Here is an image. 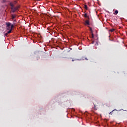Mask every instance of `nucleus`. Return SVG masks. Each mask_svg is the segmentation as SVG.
Returning a JSON list of instances; mask_svg holds the SVG:
<instances>
[{
    "instance_id": "obj_1",
    "label": "nucleus",
    "mask_w": 127,
    "mask_h": 127,
    "mask_svg": "<svg viewBox=\"0 0 127 127\" xmlns=\"http://www.w3.org/2000/svg\"><path fill=\"white\" fill-rule=\"evenodd\" d=\"M18 8H19V7L18 6L14 7H11V9L13 13H14L16 12V10H18Z\"/></svg>"
},
{
    "instance_id": "obj_2",
    "label": "nucleus",
    "mask_w": 127,
    "mask_h": 127,
    "mask_svg": "<svg viewBox=\"0 0 127 127\" xmlns=\"http://www.w3.org/2000/svg\"><path fill=\"white\" fill-rule=\"evenodd\" d=\"M6 25L7 30H10V25H11V23L10 22H6Z\"/></svg>"
},
{
    "instance_id": "obj_3",
    "label": "nucleus",
    "mask_w": 127,
    "mask_h": 127,
    "mask_svg": "<svg viewBox=\"0 0 127 127\" xmlns=\"http://www.w3.org/2000/svg\"><path fill=\"white\" fill-rule=\"evenodd\" d=\"M85 25H90V21H89V20H85Z\"/></svg>"
},
{
    "instance_id": "obj_4",
    "label": "nucleus",
    "mask_w": 127,
    "mask_h": 127,
    "mask_svg": "<svg viewBox=\"0 0 127 127\" xmlns=\"http://www.w3.org/2000/svg\"><path fill=\"white\" fill-rule=\"evenodd\" d=\"M16 17V15L15 14H11V18L12 20H14V19Z\"/></svg>"
},
{
    "instance_id": "obj_5",
    "label": "nucleus",
    "mask_w": 127,
    "mask_h": 127,
    "mask_svg": "<svg viewBox=\"0 0 127 127\" xmlns=\"http://www.w3.org/2000/svg\"><path fill=\"white\" fill-rule=\"evenodd\" d=\"M84 17L89 19V16H88V14H87V13L84 14Z\"/></svg>"
},
{
    "instance_id": "obj_6",
    "label": "nucleus",
    "mask_w": 127,
    "mask_h": 127,
    "mask_svg": "<svg viewBox=\"0 0 127 127\" xmlns=\"http://www.w3.org/2000/svg\"><path fill=\"white\" fill-rule=\"evenodd\" d=\"M9 5L11 7H14V5H13V3H12V2H10Z\"/></svg>"
},
{
    "instance_id": "obj_7",
    "label": "nucleus",
    "mask_w": 127,
    "mask_h": 127,
    "mask_svg": "<svg viewBox=\"0 0 127 127\" xmlns=\"http://www.w3.org/2000/svg\"><path fill=\"white\" fill-rule=\"evenodd\" d=\"M10 26H11L10 29H11L12 30V28H13V27H14V25L11 24Z\"/></svg>"
},
{
    "instance_id": "obj_8",
    "label": "nucleus",
    "mask_w": 127,
    "mask_h": 127,
    "mask_svg": "<svg viewBox=\"0 0 127 127\" xmlns=\"http://www.w3.org/2000/svg\"><path fill=\"white\" fill-rule=\"evenodd\" d=\"M84 8L87 10L88 9V6L87 4L84 5Z\"/></svg>"
},
{
    "instance_id": "obj_9",
    "label": "nucleus",
    "mask_w": 127,
    "mask_h": 127,
    "mask_svg": "<svg viewBox=\"0 0 127 127\" xmlns=\"http://www.w3.org/2000/svg\"><path fill=\"white\" fill-rule=\"evenodd\" d=\"M11 31H12V30L10 29V30L7 33L8 34H9V33H11Z\"/></svg>"
},
{
    "instance_id": "obj_10",
    "label": "nucleus",
    "mask_w": 127,
    "mask_h": 127,
    "mask_svg": "<svg viewBox=\"0 0 127 127\" xmlns=\"http://www.w3.org/2000/svg\"><path fill=\"white\" fill-rule=\"evenodd\" d=\"M119 13V11L118 10H116L114 13V14H118Z\"/></svg>"
},
{
    "instance_id": "obj_11",
    "label": "nucleus",
    "mask_w": 127,
    "mask_h": 127,
    "mask_svg": "<svg viewBox=\"0 0 127 127\" xmlns=\"http://www.w3.org/2000/svg\"><path fill=\"white\" fill-rule=\"evenodd\" d=\"M90 31H91V33H93V30L91 27H90Z\"/></svg>"
},
{
    "instance_id": "obj_12",
    "label": "nucleus",
    "mask_w": 127,
    "mask_h": 127,
    "mask_svg": "<svg viewBox=\"0 0 127 127\" xmlns=\"http://www.w3.org/2000/svg\"><path fill=\"white\" fill-rule=\"evenodd\" d=\"M111 32H114L115 31V29H112L110 30Z\"/></svg>"
},
{
    "instance_id": "obj_13",
    "label": "nucleus",
    "mask_w": 127,
    "mask_h": 127,
    "mask_svg": "<svg viewBox=\"0 0 127 127\" xmlns=\"http://www.w3.org/2000/svg\"><path fill=\"white\" fill-rule=\"evenodd\" d=\"M91 37L92 38H94V34L92 33H91Z\"/></svg>"
},
{
    "instance_id": "obj_14",
    "label": "nucleus",
    "mask_w": 127,
    "mask_h": 127,
    "mask_svg": "<svg viewBox=\"0 0 127 127\" xmlns=\"http://www.w3.org/2000/svg\"><path fill=\"white\" fill-rule=\"evenodd\" d=\"M13 21L14 22V24H15V22H16V20H15V19L13 20Z\"/></svg>"
},
{
    "instance_id": "obj_15",
    "label": "nucleus",
    "mask_w": 127,
    "mask_h": 127,
    "mask_svg": "<svg viewBox=\"0 0 127 127\" xmlns=\"http://www.w3.org/2000/svg\"><path fill=\"white\" fill-rule=\"evenodd\" d=\"M94 109H95V110H97V108H96V107H97V106H96V105H95V104H94Z\"/></svg>"
},
{
    "instance_id": "obj_16",
    "label": "nucleus",
    "mask_w": 127,
    "mask_h": 127,
    "mask_svg": "<svg viewBox=\"0 0 127 127\" xmlns=\"http://www.w3.org/2000/svg\"><path fill=\"white\" fill-rule=\"evenodd\" d=\"M113 111H112L111 112H110V113H109V115H113Z\"/></svg>"
},
{
    "instance_id": "obj_17",
    "label": "nucleus",
    "mask_w": 127,
    "mask_h": 127,
    "mask_svg": "<svg viewBox=\"0 0 127 127\" xmlns=\"http://www.w3.org/2000/svg\"><path fill=\"white\" fill-rule=\"evenodd\" d=\"M7 34H8L7 33H6L5 34V36H7Z\"/></svg>"
},
{
    "instance_id": "obj_18",
    "label": "nucleus",
    "mask_w": 127,
    "mask_h": 127,
    "mask_svg": "<svg viewBox=\"0 0 127 127\" xmlns=\"http://www.w3.org/2000/svg\"><path fill=\"white\" fill-rule=\"evenodd\" d=\"M94 43H95V41H92V44H94Z\"/></svg>"
},
{
    "instance_id": "obj_19",
    "label": "nucleus",
    "mask_w": 127,
    "mask_h": 127,
    "mask_svg": "<svg viewBox=\"0 0 127 127\" xmlns=\"http://www.w3.org/2000/svg\"><path fill=\"white\" fill-rule=\"evenodd\" d=\"M17 2L16 1H14V3H16Z\"/></svg>"
},
{
    "instance_id": "obj_20",
    "label": "nucleus",
    "mask_w": 127,
    "mask_h": 127,
    "mask_svg": "<svg viewBox=\"0 0 127 127\" xmlns=\"http://www.w3.org/2000/svg\"><path fill=\"white\" fill-rule=\"evenodd\" d=\"M96 45H99V44H98V42H96Z\"/></svg>"
},
{
    "instance_id": "obj_21",
    "label": "nucleus",
    "mask_w": 127,
    "mask_h": 127,
    "mask_svg": "<svg viewBox=\"0 0 127 127\" xmlns=\"http://www.w3.org/2000/svg\"><path fill=\"white\" fill-rule=\"evenodd\" d=\"M85 60H88V59H87V58H85Z\"/></svg>"
},
{
    "instance_id": "obj_22",
    "label": "nucleus",
    "mask_w": 127,
    "mask_h": 127,
    "mask_svg": "<svg viewBox=\"0 0 127 127\" xmlns=\"http://www.w3.org/2000/svg\"><path fill=\"white\" fill-rule=\"evenodd\" d=\"M72 62H73L75 61V60H72Z\"/></svg>"
}]
</instances>
